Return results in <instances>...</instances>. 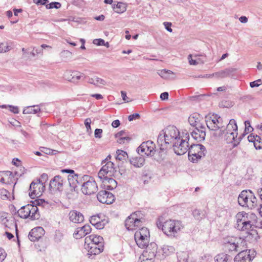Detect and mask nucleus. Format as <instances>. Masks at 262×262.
<instances>
[{
    "mask_svg": "<svg viewBox=\"0 0 262 262\" xmlns=\"http://www.w3.org/2000/svg\"><path fill=\"white\" fill-rule=\"evenodd\" d=\"M235 219V228L245 232L246 234L245 236L246 238L252 239L256 236L257 231L254 229V226L250 220L251 217L248 213L244 211L239 212L236 215Z\"/></svg>",
    "mask_w": 262,
    "mask_h": 262,
    "instance_id": "1",
    "label": "nucleus"
},
{
    "mask_svg": "<svg viewBox=\"0 0 262 262\" xmlns=\"http://www.w3.org/2000/svg\"><path fill=\"white\" fill-rule=\"evenodd\" d=\"M205 121L209 130L214 132L219 131V132L214 133V135L216 136H221L223 134H228V132L230 133L234 132L231 129H228V128H226V130L223 129L222 119L217 114H213L211 116L207 117Z\"/></svg>",
    "mask_w": 262,
    "mask_h": 262,
    "instance_id": "2",
    "label": "nucleus"
},
{
    "mask_svg": "<svg viewBox=\"0 0 262 262\" xmlns=\"http://www.w3.org/2000/svg\"><path fill=\"white\" fill-rule=\"evenodd\" d=\"M61 172L63 173H69L68 176V181L72 191H78V187H81L82 183L89 178L87 175L81 177L75 174L74 170L71 169H63Z\"/></svg>",
    "mask_w": 262,
    "mask_h": 262,
    "instance_id": "3",
    "label": "nucleus"
},
{
    "mask_svg": "<svg viewBox=\"0 0 262 262\" xmlns=\"http://www.w3.org/2000/svg\"><path fill=\"white\" fill-rule=\"evenodd\" d=\"M240 206L252 209L258 206L257 199L251 190H243L238 197Z\"/></svg>",
    "mask_w": 262,
    "mask_h": 262,
    "instance_id": "4",
    "label": "nucleus"
},
{
    "mask_svg": "<svg viewBox=\"0 0 262 262\" xmlns=\"http://www.w3.org/2000/svg\"><path fill=\"white\" fill-rule=\"evenodd\" d=\"M179 222L169 220L163 222L161 219L157 223L159 229L161 228L164 234L167 236H176L178 231L180 229Z\"/></svg>",
    "mask_w": 262,
    "mask_h": 262,
    "instance_id": "5",
    "label": "nucleus"
},
{
    "mask_svg": "<svg viewBox=\"0 0 262 262\" xmlns=\"http://www.w3.org/2000/svg\"><path fill=\"white\" fill-rule=\"evenodd\" d=\"M225 247L229 251H238L246 248V241L241 237L228 236L224 239Z\"/></svg>",
    "mask_w": 262,
    "mask_h": 262,
    "instance_id": "6",
    "label": "nucleus"
},
{
    "mask_svg": "<svg viewBox=\"0 0 262 262\" xmlns=\"http://www.w3.org/2000/svg\"><path fill=\"white\" fill-rule=\"evenodd\" d=\"M206 148L202 144H192L189 148L188 160L193 163H197L205 155Z\"/></svg>",
    "mask_w": 262,
    "mask_h": 262,
    "instance_id": "7",
    "label": "nucleus"
},
{
    "mask_svg": "<svg viewBox=\"0 0 262 262\" xmlns=\"http://www.w3.org/2000/svg\"><path fill=\"white\" fill-rule=\"evenodd\" d=\"M45 190V185L40 183L39 180L33 181L30 185L29 195L31 199L38 198L42 195Z\"/></svg>",
    "mask_w": 262,
    "mask_h": 262,
    "instance_id": "8",
    "label": "nucleus"
},
{
    "mask_svg": "<svg viewBox=\"0 0 262 262\" xmlns=\"http://www.w3.org/2000/svg\"><path fill=\"white\" fill-rule=\"evenodd\" d=\"M140 214V212H138ZM125 226L128 230H134L136 227L142 226V221L138 218V213L134 212L130 214L125 221Z\"/></svg>",
    "mask_w": 262,
    "mask_h": 262,
    "instance_id": "9",
    "label": "nucleus"
},
{
    "mask_svg": "<svg viewBox=\"0 0 262 262\" xmlns=\"http://www.w3.org/2000/svg\"><path fill=\"white\" fill-rule=\"evenodd\" d=\"M97 183L91 177H89L81 185V191L85 195L93 194L97 191Z\"/></svg>",
    "mask_w": 262,
    "mask_h": 262,
    "instance_id": "10",
    "label": "nucleus"
},
{
    "mask_svg": "<svg viewBox=\"0 0 262 262\" xmlns=\"http://www.w3.org/2000/svg\"><path fill=\"white\" fill-rule=\"evenodd\" d=\"M234 257V262H250L255 255V252L251 250H241Z\"/></svg>",
    "mask_w": 262,
    "mask_h": 262,
    "instance_id": "11",
    "label": "nucleus"
},
{
    "mask_svg": "<svg viewBox=\"0 0 262 262\" xmlns=\"http://www.w3.org/2000/svg\"><path fill=\"white\" fill-rule=\"evenodd\" d=\"M155 144L154 143L148 140L143 142L137 149V152L140 154V152H144L147 156H152L154 155L156 150Z\"/></svg>",
    "mask_w": 262,
    "mask_h": 262,
    "instance_id": "12",
    "label": "nucleus"
},
{
    "mask_svg": "<svg viewBox=\"0 0 262 262\" xmlns=\"http://www.w3.org/2000/svg\"><path fill=\"white\" fill-rule=\"evenodd\" d=\"M97 198L100 202L103 204H111L115 201V196L113 193L105 190L100 191L97 195Z\"/></svg>",
    "mask_w": 262,
    "mask_h": 262,
    "instance_id": "13",
    "label": "nucleus"
},
{
    "mask_svg": "<svg viewBox=\"0 0 262 262\" xmlns=\"http://www.w3.org/2000/svg\"><path fill=\"white\" fill-rule=\"evenodd\" d=\"M63 183V178L61 176L57 175L50 181L49 188L61 191L62 190Z\"/></svg>",
    "mask_w": 262,
    "mask_h": 262,
    "instance_id": "14",
    "label": "nucleus"
},
{
    "mask_svg": "<svg viewBox=\"0 0 262 262\" xmlns=\"http://www.w3.org/2000/svg\"><path fill=\"white\" fill-rule=\"evenodd\" d=\"M191 136L198 142L204 141L206 137V127L195 128L191 132Z\"/></svg>",
    "mask_w": 262,
    "mask_h": 262,
    "instance_id": "15",
    "label": "nucleus"
},
{
    "mask_svg": "<svg viewBox=\"0 0 262 262\" xmlns=\"http://www.w3.org/2000/svg\"><path fill=\"white\" fill-rule=\"evenodd\" d=\"M91 229V227L89 225H85L81 227L78 228L73 234L74 237L76 239L82 238L90 233Z\"/></svg>",
    "mask_w": 262,
    "mask_h": 262,
    "instance_id": "16",
    "label": "nucleus"
},
{
    "mask_svg": "<svg viewBox=\"0 0 262 262\" xmlns=\"http://www.w3.org/2000/svg\"><path fill=\"white\" fill-rule=\"evenodd\" d=\"M43 229L41 227H38L32 229L28 234L29 239L32 242L38 241L41 236V232Z\"/></svg>",
    "mask_w": 262,
    "mask_h": 262,
    "instance_id": "17",
    "label": "nucleus"
},
{
    "mask_svg": "<svg viewBox=\"0 0 262 262\" xmlns=\"http://www.w3.org/2000/svg\"><path fill=\"white\" fill-rule=\"evenodd\" d=\"M69 215L70 221L74 223H80L84 221L83 214L76 210H71Z\"/></svg>",
    "mask_w": 262,
    "mask_h": 262,
    "instance_id": "18",
    "label": "nucleus"
},
{
    "mask_svg": "<svg viewBox=\"0 0 262 262\" xmlns=\"http://www.w3.org/2000/svg\"><path fill=\"white\" fill-rule=\"evenodd\" d=\"M168 135L171 136L173 140H178L180 139V132L179 130L174 126H169L164 129Z\"/></svg>",
    "mask_w": 262,
    "mask_h": 262,
    "instance_id": "19",
    "label": "nucleus"
},
{
    "mask_svg": "<svg viewBox=\"0 0 262 262\" xmlns=\"http://www.w3.org/2000/svg\"><path fill=\"white\" fill-rule=\"evenodd\" d=\"M185 134L183 137L181 136V155L184 154L187 151H189V144L188 143L189 135L187 133H183Z\"/></svg>",
    "mask_w": 262,
    "mask_h": 262,
    "instance_id": "20",
    "label": "nucleus"
},
{
    "mask_svg": "<svg viewBox=\"0 0 262 262\" xmlns=\"http://www.w3.org/2000/svg\"><path fill=\"white\" fill-rule=\"evenodd\" d=\"M236 71V69L229 68L214 73L215 77L217 78H224L229 76Z\"/></svg>",
    "mask_w": 262,
    "mask_h": 262,
    "instance_id": "21",
    "label": "nucleus"
},
{
    "mask_svg": "<svg viewBox=\"0 0 262 262\" xmlns=\"http://www.w3.org/2000/svg\"><path fill=\"white\" fill-rule=\"evenodd\" d=\"M104 188L107 190H113L116 188L117 183L116 180L110 177L103 180Z\"/></svg>",
    "mask_w": 262,
    "mask_h": 262,
    "instance_id": "22",
    "label": "nucleus"
},
{
    "mask_svg": "<svg viewBox=\"0 0 262 262\" xmlns=\"http://www.w3.org/2000/svg\"><path fill=\"white\" fill-rule=\"evenodd\" d=\"M30 207H32L31 206H29V204L22 206L17 211L18 216L23 219H27L29 217H30Z\"/></svg>",
    "mask_w": 262,
    "mask_h": 262,
    "instance_id": "23",
    "label": "nucleus"
},
{
    "mask_svg": "<svg viewBox=\"0 0 262 262\" xmlns=\"http://www.w3.org/2000/svg\"><path fill=\"white\" fill-rule=\"evenodd\" d=\"M134 236L136 244L138 247L141 248H145L147 244L149 243V237H146L143 235H141V237H140V235H139V236H136V235H135Z\"/></svg>",
    "mask_w": 262,
    "mask_h": 262,
    "instance_id": "24",
    "label": "nucleus"
},
{
    "mask_svg": "<svg viewBox=\"0 0 262 262\" xmlns=\"http://www.w3.org/2000/svg\"><path fill=\"white\" fill-rule=\"evenodd\" d=\"M103 238L101 236H97L95 234H91L89 236H87L85 238V243H88V245L90 244L89 243V242H91V243L96 244H101L102 245V241Z\"/></svg>",
    "mask_w": 262,
    "mask_h": 262,
    "instance_id": "25",
    "label": "nucleus"
},
{
    "mask_svg": "<svg viewBox=\"0 0 262 262\" xmlns=\"http://www.w3.org/2000/svg\"><path fill=\"white\" fill-rule=\"evenodd\" d=\"M168 140L167 139L164 138V136H162L160 133L158 137L157 143L159 147H160V150L164 151L165 149H167L169 146L168 144Z\"/></svg>",
    "mask_w": 262,
    "mask_h": 262,
    "instance_id": "26",
    "label": "nucleus"
},
{
    "mask_svg": "<svg viewBox=\"0 0 262 262\" xmlns=\"http://www.w3.org/2000/svg\"><path fill=\"white\" fill-rule=\"evenodd\" d=\"M102 168L106 169V171H108V176L109 177L114 176L115 177L117 171L115 170L114 167V164L111 161L107 162Z\"/></svg>",
    "mask_w": 262,
    "mask_h": 262,
    "instance_id": "27",
    "label": "nucleus"
},
{
    "mask_svg": "<svg viewBox=\"0 0 262 262\" xmlns=\"http://www.w3.org/2000/svg\"><path fill=\"white\" fill-rule=\"evenodd\" d=\"M130 163L136 167H141L143 166L145 159L142 156L136 157L129 160Z\"/></svg>",
    "mask_w": 262,
    "mask_h": 262,
    "instance_id": "28",
    "label": "nucleus"
},
{
    "mask_svg": "<svg viewBox=\"0 0 262 262\" xmlns=\"http://www.w3.org/2000/svg\"><path fill=\"white\" fill-rule=\"evenodd\" d=\"M127 5L125 3L122 2H117V4H113L112 8L117 13H122L126 11Z\"/></svg>",
    "mask_w": 262,
    "mask_h": 262,
    "instance_id": "29",
    "label": "nucleus"
},
{
    "mask_svg": "<svg viewBox=\"0 0 262 262\" xmlns=\"http://www.w3.org/2000/svg\"><path fill=\"white\" fill-rule=\"evenodd\" d=\"M32 207L30 208V219L32 220H37L40 217L37 206L31 203L29 204Z\"/></svg>",
    "mask_w": 262,
    "mask_h": 262,
    "instance_id": "30",
    "label": "nucleus"
},
{
    "mask_svg": "<svg viewBox=\"0 0 262 262\" xmlns=\"http://www.w3.org/2000/svg\"><path fill=\"white\" fill-rule=\"evenodd\" d=\"M237 132H232V133L228 132V134H225V139L228 143H232L234 141L233 146L235 147L238 144V141H235V139L237 137Z\"/></svg>",
    "mask_w": 262,
    "mask_h": 262,
    "instance_id": "31",
    "label": "nucleus"
},
{
    "mask_svg": "<svg viewBox=\"0 0 262 262\" xmlns=\"http://www.w3.org/2000/svg\"><path fill=\"white\" fill-rule=\"evenodd\" d=\"M89 252L92 254H98L103 250V246L98 244L91 243Z\"/></svg>",
    "mask_w": 262,
    "mask_h": 262,
    "instance_id": "32",
    "label": "nucleus"
},
{
    "mask_svg": "<svg viewBox=\"0 0 262 262\" xmlns=\"http://www.w3.org/2000/svg\"><path fill=\"white\" fill-rule=\"evenodd\" d=\"M88 82L97 86H100V85H104L106 84V82L104 80L97 76H94L92 78H89Z\"/></svg>",
    "mask_w": 262,
    "mask_h": 262,
    "instance_id": "33",
    "label": "nucleus"
},
{
    "mask_svg": "<svg viewBox=\"0 0 262 262\" xmlns=\"http://www.w3.org/2000/svg\"><path fill=\"white\" fill-rule=\"evenodd\" d=\"M41 112V110L39 105H33L26 107L23 110V114H36L38 112Z\"/></svg>",
    "mask_w": 262,
    "mask_h": 262,
    "instance_id": "34",
    "label": "nucleus"
},
{
    "mask_svg": "<svg viewBox=\"0 0 262 262\" xmlns=\"http://www.w3.org/2000/svg\"><path fill=\"white\" fill-rule=\"evenodd\" d=\"M230 257L227 254L221 253L214 257L215 262H228Z\"/></svg>",
    "mask_w": 262,
    "mask_h": 262,
    "instance_id": "35",
    "label": "nucleus"
},
{
    "mask_svg": "<svg viewBox=\"0 0 262 262\" xmlns=\"http://www.w3.org/2000/svg\"><path fill=\"white\" fill-rule=\"evenodd\" d=\"M157 252V251H154V250H148L146 249L143 253V256L146 257L147 260H149V261H153L154 258L156 255Z\"/></svg>",
    "mask_w": 262,
    "mask_h": 262,
    "instance_id": "36",
    "label": "nucleus"
},
{
    "mask_svg": "<svg viewBox=\"0 0 262 262\" xmlns=\"http://www.w3.org/2000/svg\"><path fill=\"white\" fill-rule=\"evenodd\" d=\"M81 77V74L77 72H73L70 77L67 78L68 81L73 83H77Z\"/></svg>",
    "mask_w": 262,
    "mask_h": 262,
    "instance_id": "37",
    "label": "nucleus"
},
{
    "mask_svg": "<svg viewBox=\"0 0 262 262\" xmlns=\"http://www.w3.org/2000/svg\"><path fill=\"white\" fill-rule=\"evenodd\" d=\"M158 74L164 79H169L171 78V76L173 74V73L170 70L164 69L159 70L158 72Z\"/></svg>",
    "mask_w": 262,
    "mask_h": 262,
    "instance_id": "38",
    "label": "nucleus"
},
{
    "mask_svg": "<svg viewBox=\"0 0 262 262\" xmlns=\"http://www.w3.org/2000/svg\"><path fill=\"white\" fill-rule=\"evenodd\" d=\"M116 159L119 161L125 160L128 157L127 152L120 149H118L116 151Z\"/></svg>",
    "mask_w": 262,
    "mask_h": 262,
    "instance_id": "39",
    "label": "nucleus"
},
{
    "mask_svg": "<svg viewBox=\"0 0 262 262\" xmlns=\"http://www.w3.org/2000/svg\"><path fill=\"white\" fill-rule=\"evenodd\" d=\"M135 235H136V236H139V235H140V237H141V235H143L146 237H149V231L147 228L142 227L135 232Z\"/></svg>",
    "mask_w": 262,
    "mask_h": 262,
    "instance_id": "40",
    "label": "nucleus"
},
{
    "mask_svg": "<svg viewBox=\"0 0 262 262\" xmlns=\"http://www.w3.org/2000/svg\"><path fill=\"white\" fill-rule=\"evenodd\" d=\"M226 128L231 129L232 131L237 132V126L234 119H231L227 125Z\"/></svg>",
    "mask_w": 262,
    "mask_h": 262,
    "instance_id": "41",
    "label": "nucleus"
},
{
    "mask_svg": "<svg viewBox=\"0 0 262 262\" xmlns=\"http://www.w3.org/2000/svg\"><path fill=\"white\" fill-rule=\"evenodd\" d=\"M108 171H106V169L101 168L98 173V177L103 182V180L106 179L107 177H109L108 176Z\"/></svg>",
    "mask_w": 262,
    "mask_h": 262,
    "instance_id": "42",
    "label": "nucleus"
},
{
    "mask_svg": "<svg viewBox=\"0 0 262 262\" xmlns=\"http://www.w3.org/2000/svg\"><path fill=\"white\" fill-rule=\"evenodd\" d=\"M192 214L194 219L197 221H200L204 217V214L202 211L195 209L192 212Z\"/></svg>",
    "mask_w": 262,
    "mask_h": 262,
    "instance_id": "43",
    "label": "nucleus"
},
{
    "mask_svg": "<svg viewBox=\"0 0 262 262\" xmlns=\"http://www.w3.org/2000/svg\"><path fill=\"white\" fill-rule=\"evenodd\" d=\"M180 141H179V140H177L176 142H173V145H172V150L174 151V152L178 156L180 155Z\"/></svg>",
    "mask_w": 262,
    "mask_h": 262,
    "instance_id": "44",
    "label": "nucleus"
},
{
    "mask_svg": "<svg viewBox=\"0 0 262 262\" xmlns=\"http://www.w3.org/2000/svg\"><path fill=\"white\" fill-rule=\"evenodd\" d=\"M202 120V118H201V117L199 115V116H197V119H195L193 126L198 128L205 127V126L201 122Z\"/></svg>",
    "mask_w": 262,
    "mask_h": 262,
    "instance_id": "45",
    "label": "nucleus"
},
{
    "mask_svg": "<svg viewBox=\"0 0 262 262\" xmlns=\"http://www.w3.org/2000/svg\"><path fill=\"white\" fill-rule=\"evenodd\" d=\"M61 4L59 2H53L49 4L46 5V8L47 9H51L53 8L59 9L61 7Z\"/></svg>",
    "mask_w": 262,
    "mask_h": 262,
    "instance_id": "46",
    "label": "nucleus"
},
{
    "mask_svg": "<svg viewBox=\"0 0 262 262\" xmlns=\"http://www.w3.org/2000/svg\"><path fill=\"white\" fill-rule=\"evenodd\" d=\"M40 151L46 155H55L57 151L47 147H41L40 148Z\"/></svg>",
    "mask_w": 262,
    "mask_h": 262,
    "instance_id": "47",
    "label": "nucleus"
},
{
    "mask_svg": "<svg viewBox=\"0 0 262 262\" xmlns=\"http://www.w3.org/2000/svg\"><path fill=\"white\" fill-rule=\"evenodd\" d=\"M108 223V221L104 219H102L99 222H97L94 227L97 229H103L105 225Z\"/></svg>",
    "mask_w": 262,
    "mask_h": 262,
    "instance_id": "48",
    "label": "nucleus"
},
{
    "mask_svg": "<svg viewBox=\"0 0 262 262\" xmlns=\"http://www.w3.org/2000/svg\"><path fill=\"white\" fill-rule=\"evenodd\" d=\"M11 47L8 45V43H1L0 44V53L6 52L10 50Z\"/></svg>",
    "mask_w": 262,
    "mask_h": 262,
    "instance_id": "49",
    "label": "nucleus"
},
{
    "mask_svg": "<svg viewBox=\"0 0 262 262\" xmlns=\"http://www.w3.org/2000/svg\"><path fill=\"white\" fill-rule=\"evenodd\" d=\"M9 192L5 189H0V197L2 199L6 200L8 199Z\"/></svg>",
    "mask_w": 262,
    "mask_h": 262,
    "instance_id": "50",
    "label": "nucleus"
},
{
    "mask_svg": "<svg viewBox=\"0 0 262 262\" xmlns=\"http://www.w3.org/2000/svg\"><path fill=\"white\" fill-rule=\"evenodd\" d=\"M102 219L100 218L99 215H93L91 216L90 220V222L91 224L94 226L96 224V223L97 222H99Z\"/></svg>",
    "mask_w": 262,
    "mask_h": 262,
    "instance_id": "51",
    "label": "nucleus"
},
{
    "mask_svg": "<svg viewBox=\"0 0 262 262\" xmlns=\"http://www.w3.org/2000/svg\"><path fill=\"white\" fill-rule=\"evenodd\" d=\"M162 136H164V138L167 139L168 140H166L168 141V144H170V143L173 142L174 140H173V139L171 137V136H169L168 135V134L166 133L165 130L164 129H163L162 131L160 133Z\"/></svg>",
    "mask_w": 262,
    "mask_h": 262,
    "instance_id": "52",
    "label": "nucleus"
},
{
    "mask_svg": "<svg viewBox=\"0 0 262 262\" xmlns=\"http://www.w3.org/2000/svg\"><path fill=\"white\" fill-rule=\"evenodd\" d=\"M197 116H199V114L194 113L191 115L188 118V122L192 126H194L195 119H197Z\"/></svg>",
    "mask_w": 262,
    "mask_h": 262,
    "instance_id": "53",
    "label": "nucleus"
},
{
    "mask_svg": "<svg viewBox=\"0 0 262 262\" xmlns=\"http://www.w3.org/2000/svg\"><path fill=\"white\" fill-rule=\"evenodd\" d=\"M72 52L68 50H64L61 52V56L65 58H71L72 57Z\"/></svg>",
    "mask_w": 262,
    "mask_h": 262,
    "instance_id": "54",
    "label": "nucleus"
},
{
    "mask_svg": "<svg viewBox=\"0 0 262 262\" xmlns=\"http://www.w3.org/2000/svg\"><path fill=\"white\" fill-rule=\"evenodd\" d=\"M148 250H152L154 251H157V245L154 243L151 242L149 245L147 244V246L145 247Z\"/></svg>",
    "mask_w": 262,
    "mask_h": 262,
    "instance_id": "55",
    "label": "nucleus"
},
{
    "mask_svg": "<svg viewBox=\"0 0 262 262\" xmlns=\"http://www.w3.org/2000/svg\"><path fill=\"white\" fill-rule=\"evenodd\" d=\"M48 179V175L47 173H42L39 179H37V180H39L40 183H43V185H45V182Z\"/></svg>",
    "mask_w": 262,
    "mask_h": 262,
    "instance_id": "56",
    "label": "nucleus"
},
{
    "mask_svg": "<svg viewBox=\"0 0 262 262\" xmlns=\"http://www.w3.org/2000/svg\"><path fill=\"white\" fill-rule=\"evenodd\" d=\"M117 142L119 144H123L125 143V140H126L128 142L130 140V138L128 137H120L117 138Z\"/></svg>",
    "mask_w": 262,
    "mask_h": 262,
    "instance_id": "57",
    "label": "nucleus"
},
{
    "mask_svg": "<svg viewBox=\"0 0 262 262\" xmlns=\"http://www.w3.org/2000/svg\"><path fill=\"white\" fill-rule=\"evenodd\" d=\"M103 130L100 128H96L94 132V136L96 138H101Z\"/></svg>",
    "mask_w": 262,
    "mask_h": 262,
    "instance_id": "58",
    "label": "nucleus"
},
{
    "mask_svg": "<svg viewBox=\"0 0 262 262\" xmlns=\"http://www.w3.org/2000/svg\"><path fill=\"white\" fill-rule=\"evenodd\" d=\"M140 117V115L138 113H135L129 115L128 119L129 121H133L134 120L138 119Z\"/></svg>",
    "mask_w": 262,
    "mask_h": 262,
    "instance_id": "59",
    "label": "nucleus"
},
{
    "mask_svg": "<svg viewBox=\"0 0 262 262\" xmlns=\"http://www.w3.org/2000/svg\"><path fill=\"white\" fill-rule=\"evenodd\" d=\"M33 2L37 5H48L49 0H33Z\"/></svg>",
    "mask_w": 262,
    "mask_h": 262,
    "instance_id": "60",
    "label": "nucleus"
},
{
    "mask_svg": "<svg viewBox=\"0 0 262 262\" xmlns=\"http://www.w3.org/2000/svg\"><path fill=\"white\" fill-rule=\"evenodd\" d=\"M93 43L96 45L97 46H102L104 45L105 41L103 39L99 38V39H95L93 41Z\"/></svg>",
    "mask_w": 262,
    "mask_h": 262,
    "instance_id": "61",
    "label": "nucleus"
},
{
    "mask_svg": "<svg viewBox=\"0 0 262 262\" xmlns=\"http://www.w3.org/2000/svg\"><path fill=\"white\" fill-rule=\"evenodd\" d=\"M10 108V111L14 114H17L19 113V109L17 106L9 105L8 106Z\"/></svg>",
    "mask_w": 262,
    "mask_h": 262,
    "instance_id": "62",
    "label": "nucleus"
},
{
    "mask_svg": "<svg viewBox=\"0 0 262 262\" xmlns=\"http://www.w3.org/2000/svg\"><path fill=\"white\" fill-rule=\"evenodd\" d=\"M91 119L89 118H86L84 121V124L86 128L87 131L89 132V130H91Z\"/></svg>",
    "mask_w": 262,
    "mask_h": 262,
    "instance_id": "63",
    "label": "nucleus"
},
{
    "mask_svg": "<svg viewBox=\"0 0 262 262\" xmlns=\"http://www.w3.org/2000/svg\"><path fill=\"white\" fill-rule=\"evenodd\" d=\"M163 25H164V26L165 27V29L167 31H168L169 32H172V29L171 28L172 24H171V23H170V22H164L163 23Z\"/></svg>",
    "mask_w": 262,
    "mask_h": 262,
    "instance_id": "64",
    "label": "nucleus"
}]
</instances>
